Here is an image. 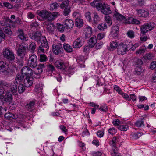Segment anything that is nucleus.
Masks as SVG:
<instances>
[{
	"mask_svg": "<svg viewBox=\"0 0 156 156\" xmlns=\"http://www.w3.org/2000/svg\"><path fill=\"white\" fill-rule=\"evenodd\" d=\"M70 10L69 8H65L63 12V15L65 16H67L70 13Z\"/></svg>",
	"mask_w": 156,
	"mask_h": 156,
	"instance_id": "nucleus-57",
	"label": "nucleus"
},
{
	"mask_svg": "<svg viewBox=\"0 0 156 156\" xmlns=\"http://www.w3.org/2000/svg\"><path fill=\"white\" fill-rule=\"evenodd\" d=\"M113 17L117 20L120 21L124 22L126 20V17L125 16L120 14L118 12V10L115 9L114 12H113Z\"/></svg>",
	"mask_w": 156,
	"mask_h": 156,
	"instance_id": "nucleus-7",
	"label": "nucleus"
},
{
	"mask_svg": "<svg viewBox=\"0 0 156 156\" xmlns=\"http://www.w3.org/2000/svg\"><path fill=\"white\" fill-rule=\"evenodd\" d=\"M5 117L8 119L11 120L12 119H16L17 116L11 113H8L5 114Z\"/></svg>",
	"mask_w": 156,
	"mask_h": 156,
	"instance_id": "nucleus-28",
	"label": "nucleus"
},
{
	"mask_svg": "<svg viewBox=\"0 0 156 156\" xmlns=\"http://www.w3.org/2000/svg\"><path fill=\"white\" fill-rule=\"evenodd\" d=\"M64 24L65 27L68 29H70L73 27L74 23L73 20L70 19H67L66 20Z\"/></svg>",
	"mask_w": 156,
	"mask_h": 156,
	"instance_id": "nucleus-18",
	"label": "nucleus"
},
{
	"mask_svg": "<svg viewBox=\"0 0 156 156\" xmlns=\"http://www.w3.org/2000/svg\"><path fill=\"white\" fill-rule=\"evenodd\" d=\"M119 138V135H117L113 137L112 141L110 142V144L115 148L116 147V141L118 142Z\"/></svg>",
	"mask_w": 156,
	"mask_h": 156,
	"instance_id": "nucleus-25",
	"label": "nucleus"
},
{
	"mask_svg": "<svg viewBox=\"0 0 156 156\" xmlns=\"http://www.w3.org/2000/svg\"><path fill=\"white\" fill-rule=\"evenodd\" d=\"M101 12L103 14L105 15H107L111 14L112 11L109 5L106 4L104 7L103 8Z\"/></svg>",
	"mask_w": 156,
	"mask_h": 156,
	"instance_id": "nucleus-19",
	"label": "nucleus"
},
{
	"mask_svg": "<svg viewBox=\"0 0 156 156\" xmlns=\"http://www.w3.org/2000/svg\"><path fill=\"white\" fill-rule=\"evenodd\" d=\"M51 20H47L45 21L44 24L45 26H46L47 29L49 33H52L54 31V25L51 23Z\"/></svg>",
	"mask_w": 156,
	"mask_h": 156,
	"instance_id": "nucleus-10",
	"label": "nucleus"
},
{
	"mask_svg": "<svg viewBox=\"0 0 156 156\" xmlns=\"http://www.w3.org/2000/svg\"><path fill=\"white\" fill-rule=\"evenodd\" d=\"M140 28L141 33L142 34H145L150 30L147 23L140 26Z\"/></svg>",
	"mask_w": 156,
	"mask_h": 156,
	"instance_id": "nucleus-27",
	"label": "nucleus"
},
{
	"mask_svg": "<svg viewBox=\"0 0 156 156\" xmlns=\"http://www.w3.org/2000/svg\"><path fill=\"white\" fill-rule=\"evenodd\" d=\"M21 73L23 74L27 75L28 74L32 75L33 70L29 66H25L22 69Z\"/></svg>",
	"mask_w": 156,
	"mask_h": 156,
	"instance_id": "nucleus-16",
	"label": "nucleus"
},
{
	"mask_svg": "<svg viewBox=\"0 0 156 156\" xmlns=\"http://www.w3.org/2000/svg\"><path fill=\"white\" fill-rule=\"evenodd\" d=\"M58 29L61 32H63L65 28L63 25L59 24L58 25L57 27Z\"/></svg>",
	"mask_w": 156,
	"mask_h": 156,
	"instance_id": "nucleus-63",
	"label": "nucleus"
},
{
	"mask_svg": "<svg viewBox=\"0 0 156 156\" xmlns=\"http://www.w3.org/2000/svg\"><path fill=\"white\" fill-rule=\"evenodd\" d=\"M73 16L75 18H79L81 17V14L78 11H74L72 14Z\"/></svg>",
	"mask_w": 156,
	"mask_h": 156,
	"instance_id": "nucleus-43",
	"label": "nucleus"
},
{
	"mask_svg": "<svg viewBox=\"0 0 156 156\" xmlns=\"http://www.w3.org/2000/svg\"><path fill=\"white\" fill-rule=\"evenodd\" d=\"M78 146L81 147L83 149L85 150V144L79 141H78Z\"/></svg>",
	"mask_w": 156,
	"mask_h": 156,
	"instance_id": "nucleus-61",
	"label": "nucleus"
},
{
	"mask_svg": "<svg viewBox=\"0 0 156 156\" xmlns=\"http://www.w3.org/2000/svg\"><path fill=\"white\" fill-rule=\"evenodd\" d=\"M102 154V152L99 151H95L92 153L93 156H101Z\"/></svg>",
	"mask_w": 156,
	"mask_h": 156,
	"instance_id": "nucleus-62",
	"label": "nucleus"
},
{
	"mask_svg": "<svg viewBox=\"0 0 156 156\" xmlns=\"http://www.w3.org/2000/svg\"><path fill=\"white\" fill-rule=\"evenodd\" d=\"M18 31L19 33L18 37L20 39L25 41L28 40V37L24 34L23 30L22 29H19Z\"/></svg>",
	"mask_w": 156,
	"mask_h": 156,
	"instance_id": "nucleus-20",
	"label": "nucleus"
},
{
	"mask_svg": "<svg viewBox=\"0 0 156 156\" xmlns=\"http://www.w3.org/2000/svg\"><path fill=\"white\" fill-rule=\"evenodd\" d=\"M85 15L86 18L89 22L91 21L92 19L91 17V13L90 12H86L85 13Z\"/></svg>",
	"mask_w": 156,
	"mask_h": 156,
	"instance_id": "nucleus-56",
	"label": "nucleus"
},
{
	"mask_svg": "<svg viewBox=\"0 0 156 156\" xmlns=\"http://www.w3.org/2000/svg\"><path fill=\"white\" fill-rule=\"evenodd\" d=\"M3 55L5 58L9 60L12 61L15 58L13 53L8 48H6L3 50Z\"/></svg>",
	"mask_w": 156,
	"mask_h": 156,
	"instance_id": "nucleus-6",
	"label": "nucleus"
},
{
	"mask_svg": "<svg viewBox=\"0 0 156 156\" xmlns=\"http://www.w3.org/2000/svg\"><path fill=\"white\" fill-rule=\"evenodd\" d=\"M56 67L61 70H65L69 66L68 63L61 61H57L55 63Z\"/></svg>",
	"mask_w": 156,
	"mask_h": 156,
	"instance_id": "nucleus-9",
	"label": "nucleus"
},
{
	"mask_svg": "<svg viewBox=\"0 0 156 156\" xmlns=\"http://www.w3.org/2000/svg\"><path fill=\"white\" fill-rule=\"evenodd\" d=\"M83 44L82 38L79 37L74 41L73 46L75 48H78L81 47Z\"/></svg>",
	"mask_w": 156,
	"mask_h": 156,
	"instance_id": "nucleus-11",
	"label": "nucleus"
},
{
	"mask_svg": "<svg viewBox=\"0 0 156 156\" xmlns=\"http://www.w3.org/2000/svg\"><path fill=\"white\" fill-rule=\"evenodd\" d=\"M23 74L21 73V74H18L17 75L16 77L15 80L16 81V83L21 82L23 79L24 76Z\"/></svg>",
	"mask_w": 156,
	"mask_h": 156,
	"instance_id": "nucleus-35",
	"label": "nucleus"
},
{
	"mask_svg": "<svg viewBox=\"0 0 156 156\" xmlns=\"http://www.w3.org/2000/svg\"><path fill=\"white\" fill-rule=\"evenodd\" d=\"M90 4L93 7L96 8L98 11L101 12L106 4L98 1L95 0L91 2Z\"/></svg>",
	"mask_w": 156,
	"mask_h": 156,
	"instance_id": "nucleus-5",
	"label": "nucleus"
},
{
	"mask_svg": "<svg viewBox=\"0 0 156 156\" xmlns=\"http://www.w3.org/2000/svg\"><path fill=\"white\" fill-rule=\"evenodd\" d=\"M102 112H106L108 110V106L105 104L101 105L100 108H98Z\"/></svg>",
	"mask_w": 156,
	"mask_h": 156,
	"instance_id": "nucleus-40",
	"label": "nucleus"
},
{
	"mask_svg": "<svg viewBox=\"0 0 156 156\" xmlns=\"http://www.w3.org/2000/svg\"><path fill=\"white\" fill-rule=\"evenodd\" d=\"M135 126L137 127L144 126V122L142 120H138L135 123Z\"/></svg>",
	"mask_w": 156,
	"mask_h": 156,
	"instance_id": "nucleus-41",
	"label": "nucleus"
},
{
	"mask_svg": "<svg viewBox=\"0 0 156 156\" xmlns=\"http://www.w3.org/2000/svg\"><path fill=\"white\" fill-rule=\"evenodd\" d=\"M48 58L44 54H41L40 55L39 61L41 62H45L48 60Z\"/></svg>",
	"mask_w": 156,
	"mask_h": 156,
	"instance_id": "nucleus-39",
	"label": "nucleus"
},
{
	"mask_svg": "<svg viewBox=\"0 0 156 156\" xmlns=\"http://www.w3.org/2000/svg\"><path fill=\"white\" fill-rule=\"evenodd\" d=\"M112 156H122L120 154L116 152L115 149H113L112 153Z\"/></svg>",
	"mask_w": 156,
	"mask_h": 156,
	"instance_id": "nucleus-64",
	"label": "nucleus"
},
{
	"mask_svg": "<svg viewBox=\"0 0 156 156\" xmlns=\"http://www.w3.org/2000/svg\"><path fill=\"white\" fill-rule=\"evenodd\" d=\"M52 48L53 53L55 55H58L61 52L62 45L60 43L55 44L53 45Z\"/></svg>",
	"mask_w": 156,
	"mask_h": 156,
	"instance_id": "nucleus-12",
	"label": "nucleus"
},
{
	"mask_svg": "<svg viewBox=\"0 0 156 156\" xmlns=\"http://www.w3.org/2000/svg\"><path fill=\"white\" fill-rule=\"evenodd\" d=\"M93 15V21L95 23H97L100 21V18L97 13L95 12H94Z\"/></svg>",
	"mask_w": 156,
	"mask_h": 156,
	"instance_id": "nucleus-34",
	"label": "nucleus"
},
{
	"mask_svg": "<svg viewBox=\"0 0 156 156\" xmlns=\"http://www.w3.org/2000/svg\"><path fill=\"white\" fill-rule=\"evenodd\" d=\"M58 6L59 5L56 2L53 3L51 5L50 9L51 11L56 9Z\"/></svg>",
	"mask_w": 156,
	"mask_h": 156,
	"instance_id": "nucleus-44",
	"label": "nucleus"
},
{
	"mask_svg": "<svg viewBox=\"0 0 156 156\" xmlns=\"http://www.w3.org/2000/svg\"><path fill=\"white\" fill-rule=\"evenodd\" d=\"M105 36V34L104 33H99L97 36V38L98 40H101L104 38Z\"/></svg>",
	"mask_w": 156,
	"mask_h": 156,
	"instance_id": "nucleus-58",
	"label": "nucleus"
},
{
	"mask_svg": "<svg viewBox=\"0 0 156 156\" xmlns=\"http://www.w3.org/2000/svg\"><path fill=\"white\" fill-rule=\"evenodd\" d=\"M129 126L128 125H120L118 127L119 129L121 131H126L129 129Z\"/></svg>",
	"mask_w": 156,
	"mask_h": 156,
	"instance_id": "nucleus-32",
	"label": "nucleus"
},
{
	"mask_svg": "<svg viewBox=\"0 0 156 156\" xmlns=\"http://www.w3.org/2000/svg\"><path fill=\"white\" fill-rule=\"evenodd\" d=\"M0 99L6 102H10L12 99V94L10 92H7L0 96Z\"/></svg>",
	"mask_w": 156,
	"mask_h": 156,
	"instance_id": "nucleus-8",
	"label": "nucleus"
},
{
	"mask_svg": "<svg viewBox=\"0 0 156 156\" xmlns=\"http://www.w3.org/2000/svg\"><path fill=\"white\" fill-rule=\"evenodd\" d=\"M0 5L2 7H5L9 9H11L12 7V6L11 4L4 2H0Z\"/></svg>",
	"mask_w": 156,
	"mask_h": 156,
	"instance_id": "nucleus-33",
	"label": "nucleus"
},
{
	"mask_svg": "<svg viewBox=\"0 0 156 156\" xmlns=\"http://www.w3.org/2000/svg\"><path fill=\"white\" fill-rule=\"evenodd\" d=\"M10 89L12 93L16 95L17 91V83L14 82L12 83L10 86Z\"/></svg>",
	"mask_w": 156,
	"mask_h": 156,
	"instance_id": "nucleus-23",
	"label": "nucleus"
},
{
	"mask_svg": "<svg viewBox=\"0 0 156 156\" xmlns=\"http://www.w3.org/2000/svg\"><path fill=\"white\" fill-rule=\"evenodd\" d=\"M127 46L124 43L119 44L117 49V53L119 55H124L127 51Z\"/></svg>",
	"mask_w": 156,
	"mask_h": 156,
	"instance_id": "nucleus-4",
	"label": "nucleus"
},
{
	"mask_svg": "<svg viewBox=\"0 0 156 156\" xmlns=\"http://www.w3.org/2000/svg\"><path fill=\"white\" fill-rule=\"evenodd\" d=\"M63 48L65 51L68 52H71L73 51L72 47L68 44H64Z\"/></svg>",
	"mask_w": 156,
	"mask_h": 156,
	"instance_id": "nucleus-30",
	"label": "nucleus"
},
{
	"mask_svg": "<svg viewBox=\"0 0 156 156\" xmlns=\"http://www.w3.org/2000/svg\"><path fill=\"white\" fill-rule=\"evenodd\" d=\"M41 45L42 47L46 48L48 47V43L47 39L45 37H43L42 38L41 41Z\"/></svg>",
	"mask_w": 156,
	"mask_h": 156,
	"instance_id": "nucleus-38",
	"label": "nucleus"
},
{
	"mask_svg": "<svg viewBox=\"0 0 156 156\" xmlns=\"http://www.w3.org/2000/svg\"><path fill=\"white\" fill-rule=\"evenodd\" d=\"M83 20L82 19L76 18L75 19V24L78 27H80L83 26Z\"/></svg>",
	"mask_w": 156,
	"mask_h": 156,
	"instance_id": "nucleus-31",
	"label": "nucleus"
},
{
	"mask_svg": "<svg viewBox=\"0 0 156 156\" xmlns=\"http://www.w3.org/2000/svg\"><path fill=\"white\" fill-rule=\"evenodd\" d=\"M146 49V48L145 47H142L141 48H140L136 52V54L141 55L145 52Z\"/></svg>",
	"mask_w": 156,
	"mask_h": 156,
	"instance_id": "nucleus-42",
	"label": "nucleus"
},
{
	"mask_svg": "<svg viewBox=\"0 0 156 156\" xmlns=\"http://www.w3.org/2000/svg\"><path fill=\"white\" fill-rule=\"evenodd\" d=\"M134 20V18L132 17H128L127 19H126L124 23L127 24H132Z\"/></svg>",
	"mask_w": 156,
	"mask_h": 156,
	"instance_id": "nucleus-53",
	"label": "nucleus"
},
{
	"mask_svg": "<svg viewBox=\"0 0 156 156\" xmlns=\"http://www.w3.org/2000/svg\"><path fill=\"white\" fill-rule=\"evenodd\" d=\"M119 44L118 42L115 40L111 42L108 49L110 51H113L118 48Z\"/></svg>",
	"mask_w": 156,
	"mask_h": 156,
	"instance_id": "nucleus-17",
	"label": "nucleus"
},
{
	"mask_svg": "<svg viewBox=\"0 0 156 156\" xmlns=\"http://www.w3.org/2000/svg\"><path fill=\"white\" fill-rule=\"evenodd\" d=\"M34 78L32 76H27L24 79V83L26 87H28L32 86L33 84Z\"/></svg>",
	"mask_w": 156,
	"mask_h": 156,
	"instance_id": "nucleus-13",
	"label": "nucleus"
},
{
	"mask_svg": "<svg viewBox=\"0 0 156 156\" xmlns=\"http://www.w3.org/2000/svg\"><path fill=\"white\" fill-rule=\"evenodd\" d=\"M135 71L137 75L140 74L142 72L141 68L139 66H137L135 69Z\"/></svg>",
	"mask_w": 156,
	"mask_h": 156,
	"instance_id": "nucleus-60",
	"label": "nucleus"
},
{
	"mask_svg": "<svg viewBox=\"0 0 156 156\" xmlns=\"http://www.w3.org/2000/svg\"><path fill=\"white\" fill-rule=\"evenodd\" d=\"M36 46V44L35 43H31L29 47L30 51L32 52H33L35 49Z\"/></svg>",
	"mask_w": 156,
	"mask_h": 156,
	"instance_id": "nucleus-45",
	"label": "nucleus"
},
{
	"mask_svg": "<svg viewBox=\"0 0 156 156\" xmlns=\"http://www.w3.org/2000/svg\"><path fill=\"white\" fill-rule=\"evenodd\" d=\"M98 27L99 30L104 31L107 28V27L106 23H103L99 24Z\"/></svg>",
	"mask_w": 156,
	"mask_h": 156,
	"instance_id": "nucleus-37",
	"label": "nucleus"
},
{
	"mask_svg": "<svg viewBox=\"0 0 156 156\" xmlns=\"http://www.w3.org/2000/svg\"><path fill=\"white\" fill-rule=\"evenodd\" d=\"M113 87L114 89L119 94H120L123 92L119 87L117 85H114Z\"/></svg>",
	"mask_w": 156,
	"mask_h": 156,
	"instance_id": "nucleus-46",
	"label": "nucleus"
},
{
	"mask_svg": "<svg viewBox=\"0 0 156 156\" xmlns=\"http://www.w3.org/2000/svg\"><path fill=\"white\" fill-rule=\"evenodd\" d=\"M128 36L130 38H133L134 37V32L133 30H129L127 33Z\"/></svg>",
	"mask_w": 156,
	"mask_h": 156,
	"instance_id": "nucleus-51",
	"label": "nucleus"
},
{
	"mask_svg": "<svg viewBox=\"0 0 156 156\" xmlns=\"http://www.w3.org/2000/svg\"><path fill=\"white\" fill-rule=\"evenodd\" d=\"M14 71L12 69H10L8 64L6 62L3 61L0 62V73H6L7 74H11L13 73Z\"/></svg>",
	"mask_w": 156,
	"mask_h": 156,
	"instance_id": "nucleus-2",
	"label": "nucleus"
},
{
	"mask_svg": "<svg viewBox=\"0 0 156 156\" xmlns=\"http://www.w3.org/2000/svg\"><path fill=\"white\" fill-rule=\"evenodd\" d=\"M35 103V102L34 101H31L29 104L27 105L26 107L27 108L29 109L33 108Z\"/></svg>",
	"mask_w": 156,
	"mask_h": 156,
	"instance_id": "nucleus-47",
	"label": "nucleus"
},
{
	"mask_svg": "<svg viewBox=\"0 0 156 156\" xmlns=\"http://www.w3.org/2000/svg\"><path fill=\"white\" fill-rule=\"evenodd\" d=\"M137 15L139 17L146 18L149 15V12L144 9H137Z\"/></svg>",
	"mask_w": 156,
	"mask_h": 156,
	"instance_id": "nucleus-14",
	"label": "nucleus"
},
{
	"mask_svg": "<svg viewBox=\"0 0 156 156\" xmlns=\"http://www.w3.org/2000/svg\"><path fill=\"white\" fill-rule=\"evenodd\" d=\"M105 22L107 23L109 26H110L112 24L111 18L109 16H106L105 17Z\"/></svg>",
	"mask_w": 156,
	"mask_h": 156,
	"instance_id": "nucleus-48",
	"label": "nucleus"
},
{
	"mask_svg": "<svg viewBox=\"0 0 156 156\" xmlns=\"http://www.w3.org/2000/svg\"><path fill=\"white\" fill-rule=\"evenodd\" d=\"M25 86L23 84H20L18 87V92L21 94L24 92L25 90Z\"/></svg>",
	"mask_w": 156,
	"mask_h": 156,
	"instance_id": "nucleus-36",
	"label": "nucleus"
},
{
	"mask_svg": "<svg viewBox=\"0 0 156 156\" xmlns=\"http://www.w3.org/2000/svg\"><path fill=\"white\" fill-rule=\"evenodd\" d=\"M37 14L43 20H52L55 19L59 15L58 12H55L53 13L46 10L37 11Z\"/></svg>",
	"mask_w": 156,
	"mask_h": 156,
	"instance_id": "nucleus-1",
	"label": "nucleus"
},
{
	"mask_svg": "<svg viewBox=\"0 0 156 156\" xmlns=\"http://www.w3.org/2000/svg\"><path fill=\"white\" fill-rule=\"evenodd\" d=\"M69 1L68 0H66L63 1L62 3L60 5L61 8H63L67 6L69 4Z\"/></svg>",
	"mask_w": 156,
	"mask_h": 156,
	"instance_id": "nucleus-49",
	"label": "nucleus"
},
{
	"mask_svg": "<svg viewBox=\"0 0 156 156\" xmlns=\"http://www.w3.org/2000/svg\"><path fill=\"white\" fill-rule=\"evenodd\" d=\"M120 95H121L123 98H125V99L129 101H131V98L127 94L124 93L122 92Z\"/></svg>",
	"mask_w": 156,
	"mask_h": 156,
	"instance_id": "nucleus-52",
	"label": "nucleus"
},
{
	"mask_svg": "<svg viewBox=\"0 0 156 156\" xmlns=\"http://www.w3.org/2000/svg\"><path fill=\"white\" fill-rule=\"evenodd\" d=\"M41 34L39 31H37L34 33L30 34V37L32 39L35 40L36 41H39L41 39Z\"/></svg>",
	"mask_w": 156,
	"mask_h": 156,
	"instance_id": "nucleus-15",
	"label": "nucleus"
},
{
	"mask_svg": "<svg viewBox=\"0 0 156 156\" xmlns=\"http://www.w3.org/2000/svg\"><path fill=\"white\" fill-rule=\"evenodd\" d=\"M116 129L114 127L110 128L108 130V133L111 135H114L116 133Z\"/></svg>",
	"mask_w": 156,
	"mask_h": 156,
	"instance_id": "nucleus-50",
	"label": "nucleus"
},
{
	"mask_svg": "<svg viewBox=\"0 0 156 156\" xmlns=\"http://www.w3.org/2000/svg\"><path fill=\"white\" fill-rule=\"evenodd\" d=\"M45 67L44 64H39L35 71V73L37 74H40L43 71V69Z\"/></svg>",
	"mask_w": 156,
	"mask_h": 156,
	"instance_id": "nucleus-24",
	"label": "nucleus"
},
{
	"mask_svg": "<svg viewBox=\"0 0 156 156\" xmlns=\"http://www.w3.org/2000/svg\"><path fill=\"white\" fill-rule=\"evenodd\" d=\"M5 32L9 35H11L12 32L10 28L5 27Z\"/></svg>",
	"mask_w": 156,
	"mask_h": 156,
	"instance_id": "nucleus-59",
	"label": "nucleus"
},
{
	"mask_svg": "<svg viewBox=\"0 0 156 156\" xmlns=\"http://www.w3.org/2000/svg\"><path fill=\"white\" fill-rule=\"evenodd\" d=\"M97 40L96 37L95 36H93L89 40V43L90 47H93L97 43Z\"/></svg>",
	"mask_w": 156,
	"mask_h": 156,
	"instance_id": "nucleus-26",
	"label": "nucleus"
},
{
	"mask_svg": "<svg viewBox=\"0 0 156 156\" xmlns=\"http://www.w3.org/2000/svg\"><path fill=\"white\" fill-rule=\"evenodd\" d=\"M150 30H152L155 27V23L154 22H151L147 23Z\"/></svg>",
	"mask_w": 156,
	"mask_h": 156,
	"instance_id": "nucleus-55",
	"label": "nucleus"
},
{
	"mask_svg": "<svg viewBox=\"0 0 156 156\" xmlns=\"http://www.w3.org/2000/svg\"><path fill=\"white\" fill-rule=\"evenodd\" d=\"M85 34L86 37H90L92 33V28L89 26L87 25L84 28Z\"/></svg>",
	"mask_w": 156,
	"mask_h": 156,
	"instance_id": "nucleus-21",
	"label": "nucleus"
},
{
	"mask_svg": "<svg viewBox=\"0 0 156 156\" xmlns=\"http://www.w3.org/2000/svg\"><path fill=\"white\" fill-rule=\"evenodd\" d=\"M112 123L115 126H117L118 127L120 125L121 123L120 121L118 119H115L112 122Z\"/></svg>",
	"mask_w": 156,
	"mask_h": 156,
	"instance_id": "nucleus-54",
	"label": "nucleus"
},
{
	"mask_svg": "<svg viewBox=\"0 0 156 156\" xmlns=\"http://www.w3.org/2000/svg\"><path fill=\"white\" fill-rule=\"evenodd\" d=\"M25 48L22 46H20L17 50V55L21 58H23L24 55Z\"/></svg>",
	"mask_w": 156,
	"mask_h": 156,
	"instance_id": "nucleus-22",
	"label": "nucleus"
},
{
	"mask_svg": "<svg viewBox=\"0 0 156 156\" xmlns=\"http://www.w3.org/2000/svg\"><path fill=\"white\" fill-rule=\"evenodd\" d=\"M119 29L118 26H114L112 29L111 33L112 34L116 36L118 34Z\"/></svg>",
	"mask_w": 156,
	"mask_h": 156,
	"instance_id": "nucleus-29",
	"label": "nucleus"
},
{
	"mask_svg": "<svg viewBox=\"0 0 156 156\" xmlns=\"http://www.w3.org/2000/svg\"><path fill=\"white\" fill-rule=\"evenodd\" d=\"M37 57L36 55L30 54L28 61V66L32 68L36 67L37 65Z\"/></svg>",
	"mask_w": 156,
	"mask_h": 156,
	"instance_id": "nucleus-3",
	"label": "nucleus"
}]
</instances>
